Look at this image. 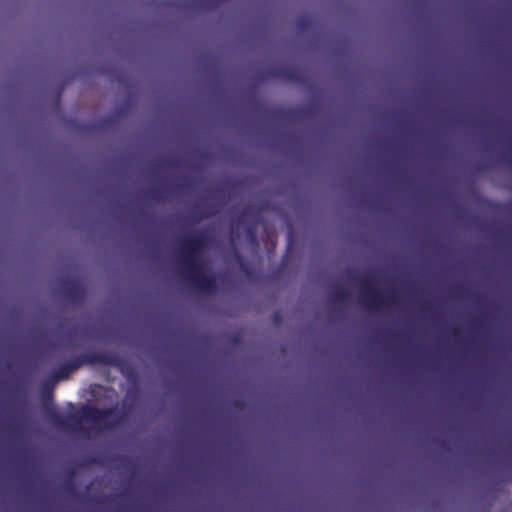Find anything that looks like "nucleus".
<instances>
[{
  "instance_id": "f257e3e1",
  "label": "nucleus",
  "mask_w": 512,
  "mask_h": 512,
  "mask_svg": "<svg viewBox=\"0 0 512 512\" xmlns=\"http://www.w3.org/2000/svg\"><path fill=\"white\" fill-rule=\"evenodd\" d=\"M208 246V235L197 231L184 238L180 243L182 274L189 284L198 291L213 292L216 289V278L213 274L203 273L201 251Z\"/></svg>"
},
{
  "instance_id": "f03ea898",
  "label": "nucleus",
  "mask_w": 512,
  "mask_h": 512,
  "mask_svg": "<svg viewBox=\"0 0 512 512\" xmlns=\"http://www.w3.org/2000/svg\"><path fill=\"white\" fill-rule=\"evenodd\" d=\"M49 421L59 430L72 433L83 434L85 424H90V429L96 425V405H82L70 412L61 414L53 409L47 412Z\"/></svg>"
},
{
  "instance_id": "7ed1b4c3",
  "label": "nucleus",
  "mask_w": 512,
  "mask_h": 512,
  "mask_svg": "<svg viewBox=\"0 0 512 512\" xmlns=\"http://www.w3.org/2000/svg\"><path fill=\"white\" fill-rule=\"evenodd\" d=\"M84 364L96 365V350H90L87 353L71 358L65 363L61 364L51 375L50 379L44 382L42 387L43 394L47 393L51 395V391L57 381L66 379L69 374L76 371Z\"/></svg>"
},
{
  "instance_id": "20e7f679",
  "label": "nucleus",
  "mask_w": 512,
  "mask_h": 512,
  "mask_svg": "<svg viewBox=\"0 0 512 512\" xmlns=\"http://www.w3.org/2000/svg\"><path fill=\"white\" fill-rule=\"evenodd\" d=\"M359 282L361 286V301L368 309L380 310L396 303L394 295L384 298L377 289L371 287V284L374 282L372 276H363L359 279Z\"/></svg>"
},
{
  "instance_id": "39448f33",
  "label": "nucleus",
  "mask_w": 512,
  "mask_h": 512,
  "mask_svg": "<svg viewBox=\"0 0 512 512\" xmlns=\"http://www.w3.org/2000/svg\"><path fill=\"white\" fill-rule=\"evenodd\" d=\"M57 293L67 303L80 304L84 301L86 291L82 281L77 277H64L59 280Z\"/></svg>"
},
{
  "instance_id": "423d86ee",
  "label": "nucleus",
  "mask_w": 512,
  "mask_h": 512,
  "mask_svg": "<svg viewBox=\"0 0 512 512\" xmlns=\"http://www.w3.org/2000/svg\"><path fill=\"white\" fill-rule=\"evenodd\" d=\"M270 75L275 79H281L291 83L300 81L299 72L290 66L277 67L270 72Z\"/></svg>"
},
{
  "instance_id": "0eeeda50",
  "label": "nucleus",
  "mask_w": 512,
  "mask_h": 512,
  "mask_svg": "<svg viewBox=\"0 0 512 512\" xmlns=\"http://www.w3.org/2000/svg\"><path fill=\"white\" fill-rule=\"evenodd\" d=\"M74 475L75 471L70 469L68 472V476L64 480L63 483V491L67 496L74 497L76 495V487L74 484Z\"/></svg>"
},
{
  "instance_id": "6e6552de",
  "label": "nucleus",
  "mask_w": 512,
  "mask_h": 512,
  "mask_svg": "<svg viewBox=\"0 0 512 512\" xmlns=\"http://www.w3.org/2000/svg\"><path fill=\"white\" fill-rule=\"evenodd\" d=\"M349 292L342 286H336L330 293V300L333 302H344L347 300Z\"/></svg>"
},
{
  "instance_id": "1a4fd4ad",
  "label": "nucleus",
  "mask_w": 512,
  "mask_h": 512,
  "mask_svg": "<svg viewBox=\"0 0 512 512\" xmlns=\"http://www.w3.org/2000/svg\"><path fill=\"white\" fill-rule=\"evenodd\" d=\"M216 214V210L213 209V205H208L204 210H197L193 212V220L195 222H199L203 219L209 218L210 216Z\"/></svg>"
},
{
  "instance_id": "9d476101",
  "label": "nucleus",
  "mask_w": 512,
  "mask_h": 512,
  "mask_svg": "<svg viewBox=\"0 0 512 512\" xmlns=\"http://www.w3.org/2000/svg\"><path fill=\"white\" fill-rule=\"evenodd\" d=\"M297 28L300 31H305L310 27V20L306 17H300L297 19Z\"/></svg>"
},
{
  "instance_id": "9b49d317",
  "label": "nucleus",
  "mask_w": 512,
  "mask_h": 512,
  "mask_svg": "<svg viewBox=\"0 0 512 512\" xmlns=\"http://www.w3.org/2000/svg\"><path fill=\"white\" fill-rule=\"evenodd\" d=\"M246 233L251 242H256L255 227L253 225L247 227Z\"/></svg>"
},
{
  "instance_id": "f8f14e48",
  "label": "nucleus",
  "mask_w": 512,
  "mask_h": 512,
  "mask_svg": "<svg viewBox=\"0 0 512 512\" xmlns=\"http://www.w3.org/2000/svg\"><path fill=\"white\" fill-rule=\"evenodd\" d=\"M8 429H9V432L13 435H16L18 433V430H17V425L14 424V423H10L8 425Z\"/></svg>"
},
{
  "instance_id": "ddd939ff",
  "label": "nucleus",
  "mask_w": 512,
  "mask_h": 512,
  "mask_svg": "<svg viewBox=\"0 0 512 512\" xmlns=\"http://www.w3.org/2000/svg\"><path fill=\"white\" fill-rule=\"evenodd\" d=\"M281 115L292 118L295 116L296 112L294 111H281Z\"/></svg>"
},
{
  "instance_id": "4468645a",
  "label": "nucleus",
  "mask_w": 512,
  "mask_h": 512,
  "mask_svg": "<svg viewBox=\"0 0 512 512\" xmlns=\"http://www.w3.org/2000/svg\"><path fill=\"white\" fill-rule=\"evenodd\" d=\"M248 213H249L248 209L241 211V213L239 215V220L244 221L245 218L247 217Z\"/></svg>"
},
{
  "instance_id": "2eb2a0df",
  "label": "nucleus",
  "mask_w": 512,
  "mask_h": 512,
  "mask_svg": "<svg viewBox=\"0 0 512 512\" xmlns=\"http://www.w3.org/2000/svg\"><path fill=\"white\" fill-rule=\"evenodd\" d=\"M89 390H90L91 395L94 396L96 393V383H91L89 385Z\"/></svg>"
},
{
  "instance_id": "dca6fc26",
  "label": "nucleus",
  "mask_w": 512,
  "mask_h": 512,
  "mask_svg": "<svg viewBox=\"0 0 512 512\" xmlns=\"http://www.w3.org/2000/svg\"><path fill=\"white\" fill-rule=\"evenodd\" d=\"M89 501H90V510H89V512H96V510H93V507H92L93 506V502L96 503V498L93 497V496H90V500Z\"/></svg>"
},
{
  "instance_id": "f3484780",
  "label": "nucleus",
  "mask_w": 512,
  "mask_h": 512,
  "mask_svg": "<svg viewBox=\"0 0 512 512\" xmlns=\"http://www.w3.org/2000/svg\"><path fill=\"white\" fill-rule=\"evenodd\" d=\"M89 463L93 464L96 463V454L91 453L88 458Z\"/></svg>"
},
{
  "instance_id": "a211bd4d",
  "label": "nucleus",
  "mask_w": 512,
  "mask_h": 512,
  "mask_svg": "<svg viewBox=\"0 0 512 512\" xmlns=\"http://www.w3.org/2000/svg\"><path fill=\"white\" fill-rule=\"evenodd\" d=\"M167 165L169 167H177L178 166V162L175 161V160H169V161H167Z\"/></svg>"
},
{
  "instance_id": "6ab92c4d",
  "label": "nucleus",
  "mask_w": 512,
  "mask_h": 512,
  "mask_svg": "<svg viewBox=\"0 0 512 512\" xmlns=\"http://www.w3.org/2000/svg\"><path fill=\"white\" fill-rule=\"evenodd\" d=\"M97 416H98V421H99L100 419H102V418H103V416H104V411H103V410L98 409Z\"/></svg>"
},
{
  "instance_id": "aec40b11",
  "label": "nucleus",
  "mask_w": 512,
  "mask_h": 512,
  "mask_svg": "<svg viewBox=\"0 0 512 512\" xmlns=\"http://www.w3.org/2000/svg\"><path fill=\"white\" fill-rule=\"evenodd\" d=\"M103 360V357L100 353H98V358H97V361H98V364L101 363Z\"/></svg>"
},
{
  "instance_id": "412c9836",
  "label": "nucleus",
  "mask_w": 512,
  "mask_h": 512,
  "mask_svg": "<svg viewBox=\"0 0 512 512\" xmlns=\"http://www.w3.org/2000/svg\"><path fill=\"white\" fill-rule=\"evenodd\" d=\"M165 191H166V188H165V187H160V188L158 189V192H165Z\"/></svg>"
},
{
  "instance_id": "4be33fe9",
  "label": "nucleus",
  "mask_w": 512,
  "mask_h": 512,
  "mask_svg": "<svg viewBox=\"0 0 512 512\" xmlns=\"http://www.w3.org/2000/svg\"><path fill=\"white\" fill-rule=\"evenodd\" d=\"M176 188H177V190H179V191H180V190H182V187H181L180 185H179V186H177Z\"/></svg>"
}]
</instances>
